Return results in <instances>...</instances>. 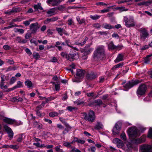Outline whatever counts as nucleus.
I'll use <instances>...</instances> for the list:
<instances>
[{
    "label": "nucleus",
    "instance_id": "0eeeda50",
    "mask_svg": "<svg viewBox=\"0 0 152 152\" xmlns=\"http://www.w3.org/2000/svg\"><path fill=\"white\" fill-rule=\"evenodd\" d=\"M140 37L141 39L145 40L149 36V34L147 30L145 28H141L140 30Z\"/></svg>",
    "mask_w": 152,
    "mask_h": 152
},
{
    "label": "nucleus",
    "instance_id": "4468645a",
    "mask_svg": "<svg viewBox=\"0 0 152 152\" xmlns=\"http://www.w3.org/2000/svg\"><path fill=\"white\" fill-rule=\"evenodd\" d=\"M3 115H0V119H3V121L7 124H12L13 123V122L15 121L14 119H11L6 117L4 118Z\"/></svg>",
    "mask_w": 152,
    "mask_h": 152
},
{
    "label": "nucleus",
    "instance_id": "79ce46f5",
    "mask_svg": "<svg viewBox=\"0 0 152 152\" xmlns=\"http://www.w3.org/2000/svg\"><path fill=\"white\" fill-rule=\"evenodd\" d=\"M72 143L73 142H66L64 143V145L66 147H68L70 148L71 147V144H72Z\"/></svg>",
    "mask_w": 152,
    "mask_h": 152
},
{
    "label": "nucleus",
    "instance_id": "1a4fd4ad",
    "mask_svg": "<svg viewBox=\"0 0 152 152\" xmlns=\"http://www.w3.org/2000/svg\"><path fill=\"white\" fill-rule=\"evenodd\" d=\"M121 129L120 123L119 122L117 123L112 130V134L114 135L118 134Z\"/></svg>",
    "mask_w": 152,
    "mask_h": 152
},
{
    "label": "nucleus",
    "instance_id": "c85d7f7f",
    "mask_svg": "<svg viewBox=\"0 0 152 152\" xmlns=\"http://www.w3.org/2000/svg\"><path fill=\"white\" fill-rule=\"evenodd\" d=\"M125 143L126 145L127 148L129 150L132 149L134 147L133 145L130 142H126Z\"/></svg>",
    "mask_w": 152,
    "mask_h": 152
},
{
    "label": "nucleus",
    "instance_id": "864d4df0",
    "mask_svg": "<svg viewBox=\"0 0 152 152\" xmlns=\"http://www.w3.org/2000/svg\"><path fill=\"white\" fill-rule=\"evenodd\" d=\"M110 7H108L106 9L102 10L101 12L102 13L107 12L110 11Z\"/></svg>",
    "mask_w": 152,
    "mask_h": 152
},
{
    "label": "nucleus",
    "instance_id": "7ed1b4c3",
    "mask_svg": "<svg viewBox=\"0 0 152 152\" xmlns=\"http://www.w3.org/2000/svg\"><path fill=\"white\" fill-rule=\"evenodd\" d=\"M124 21L125 25L127 27H130L134 26L135 22L133 17L132 16H126L124 18Z\"/></svg>",
    "mask_w": 152,
    "mask_h": 152
},
{
    "label": "nucleus",
    "instance_id": "423d86ee",
    "mask_svg": "<svg viewBox=\"0 0 152 152\" xmlns=\"http://www.w3.org/2000/svg\"><path fill=\"white\" fill-rule=\"evenodd\" d=\"M140 152H152V146L148 145H143L140 146Z\"/></svg>",
    "mask_w": 152,
    "mask_h": 152
},
{
    "label": "nucleus",
    "instance_id": "603ef678",
    "mask_svg": "<svg viewBox=\"0 0 152 152\" xmlns=\"http://www.w3.org/2000/svg\"><path fill=\"white\" fill-rule=\"evenodd\" d=\"M4 83H1L0 84V88L1 89H6L7 88V86L4 84Z\"/></svg>",
    "mask_w": 152,
    "mask_h": 152
},
{
    "label": "nucleus",
    "instance_id": "6e6d98bb",
    "mask_svg": "<svg viewBox=\"0 0 152 152\" xmlns=\"http://www.w3.org/2000/svg\"><path fill=\"white\" fill-rule=\"evenodd\" d=\"M33 55L35 58H38L39 57V54L37 53H34L33 54Z\"/></svg>",
    "mask_w": 152,
    "mask_h": 152
},
{
    "label": "nucleus",
    "instance_id": "72a5a7b5",
    "mask_svg": "<svg viewBox=\"0 0 152 152\" xmlns=\"http://www.w3.org/2000/svg\"><path fill=\"white\" fill-rule=\"evenodd\" d=\"M1 83H4V81L6 80H8L9 79L8 77L7 78L6 77L3 75H1Z\"/></svg>",
    "mask_w": 152,
    "mask_h": 152
},
{
    "label": "nucleus",
    "instance_id": "f03ea898",
    "mask_svg": "<svg viewBox=\"0 0 152 152\" xmlns=\"http://www.w3.org/2000/svg\"><path fill=\"white\" fill-rule=\"evenodd\" d=\"M83 116L86 120L91 122H94L95 119L94 113L91 110H90L87 114L86 113H83Z\"/></svg>",
    "mask_w": 152,
    "mask_h": 152
},
{
    "label": "nucleus",
    "instance_id": "39448f33",
    "mask_svg": "<svg viewBox=\"0 0 152 152\" xmlns=\"http://www.w3.org/2000/svg\"><path fill=\"white\" fill-rule=\"evenodd\" d=\"M127 133L129 137L132 138L136 137L138 135L137 130L134 126L130 128L127 131Z\"/></svg>",
    "mask_w": 152,
    "mask_h": 152
},
{
    "label": "nucleus",
    "instance_id": "9d476101",
    "mask_svg": "<svg viewBox=\"0 0 152 152\" xmlns=\"http://www.w3.org/2000/svg\"><path fill=\"white\" fill-rule=\"evenodd\" d=\"M140 82L138 80L127 83L124 86L125 88V91H127L129 89L133 87L134 85L139 83Z\"/></svg>",
    "mask_w": 152,
    "mask_h": 152
},
{
    "label": "nucleus",
    "instance_id": "a19ab883",
    "mask_svg": "<svg viewBox=\"0 0 152 152\" xmlns=\"http://www.w3.org/2000/svg\"><path fill=\"white\" fill-rule=\"evenodd\" d=\"M19 146L17 145H10V148L13 150H17L19 148Z\"/></svg>",
    "mask_w": 152,
    "mask_h": 152
},
{
    "label": "nucleus",
    "instance_id": "5fc2aeb1",
    "mask_svg": "<svg viewBox=\"0 0 152 152\" xmlns=\"http://www.w3.org/2000/svg\"><path fill=\"white\" fill-rule=\"evenodd\" d=\"M14 100L15 101L19 102L22 101L23 100V99L21 97H17L16 98H14Z\"/></svg>",
    "mask_w": 152,
    "mask_h": 152
},
{
    "label": "nucleus",
    "instance_id": "2f4dec72",
    "mask_svg": "<svg viewBox=\"0 0 152 152\" xmlns=\"http://www.w3.org/2000/svg\"><path fill=\"white\" fill-rule=\"evenodd\" d=\"M101 17L100 15H90V17L93 20H96L99 19Z\"/></svg>",
    "mask_w": 152,
    "mask_h": 152
},
{
    "label": "nucleus",
    "instance_id": "774afa93",
    "mask_svg": "<svg viewBox=\"0 0 152 152\" xmlns=\"http://www.w3.org/2000/svg\"><path fill=\"white\" fill-rule=\"evenodd\" d=\"M3 48L5 50H10L11 48L10 46L7 45H4Z\"/></svg>",
    "mask_w": 152,
    "mask_h": 152
},
{
    "label": "nucleus",
    "instance_id": "49530a36",
    "mask_svg": "<svg viewBox=\"0 0 152 152\" xmlns=\"http://www.w3.org/2000/svg\"><path fill=\"white\" fill-rule=\"evenodd\" d=\"M94 103H96V105H100L102 104V102L100 99H97L94 101Z\"/></svg>",
    "mask_w": 152,
    "mask_h": 152
},
{
    "label": "nucleus",
    "instance_id": "37998d69",
    "mask_svg": "<svg viewBox=\"0 0 152 152\" xmlns=\"http://www.w3.org/2000/svg\"><path fill=\"white\" fill-rule=\"evenodd\" d=\"M133 142L135 144H140L142 143L141 141L140 140V138H139L137 139H135L133 141Z\"/></svg>",
    "mask_w": 152,
    "mask_h": 152
},
{
    "label": "nucleus",
    "instance_id": "20e7f679",
    "mask_svg": "<svg viewBox=\"0 0 152 152\" xmlns=\"http://www.w3.org/2000/svg\"><path fill=\"white\" fill-rule=\"evenodd\" d=\"M85 72L80 69H78L77 70V72L75 76V78L73 79L74 82H79L80 81V79L83 78L84 74Z\"/></svg>",
    "mask_w": 152,
    "mask_h": 152
},
{
    "label": "nucleus",
    "instance_id": "f8f14e48",
    "mask_svg": "<svg viewBox=\"0 0 152 152\" xmlns=\"http://www.w3.org/2000/svg\"><path fill=\"white\" fill-rule=\"evenodd\" d=\"M4 129L8 134L9 137L10 139H12L13 136V132L11 129L7 125L4 126Z\"/></svg>",
    "mask_w": 152,
    "mask_h": 152
},
{
    "label": "nucleus",
    "instance_id": "2eb2a0df",
    "mask_svg": "<svg viewBox=\"0 0 152 152\" xmlns=\"http://www.w3.org/2000/svg\"><path fill=\"white\" fill-rule=\"evenodd\" d=\"M88 39V38L87 37H83L80 38L79 41L76 42L75 43L77 45H83L86 43Z\"/></svg>",
    "mask_w": 152,
    "mask_h": 152
},
{
    "label": "nucleus",
    "instance_id": "a18cd8bd",
    "mask_svg": "<svg viewBox=\"0 0 152 152\" xmlns=\"http://www.w3.org/2000/svg\"><path fill=\"white\" fill-rule=\"evenodd\" d=\"M72 61L74 59H78L79 58V56L77 54H73L72 55Z\"/></svg>",
    "mask_w": 152,
    "mask_h": 152
},
{
    "label": "nucleus",
    "instance_id": "052dcab7",
    "mask_svg": "<svg viewBox=\"0 0 152 152\" xmlns=\"http://www.w3.org/2000/svg\"><path fill=\"white\" fill-rule=\"evenodd\" d=\"M65 8L63 5H61L59 6L58 7L57 9L60 11L63 10Z\"/></svg>",
    "mask_w": 152,
    "mask_h": 152
},
{
    "label": "nucleus",
    "instance_id": "6ab92c4d",
    "mask_svg": "<svg viewBox=\"0 0 152 152\" xmlns=\"http://www.w3.org/2000/svg\"><path fill=\"white\" fill-rule=\"evenodd\" d=\"M23 87V82L19 81L17 82V85L12 88V90L16 88L22 87Z\"/></svg>",
    "mask_w": 152,
    "mask_h": 152
},
{
    "label": "nucleus",
    "instance_id": "aec40b11",
    "mask_svg": "<svg viewBox=\"0 0 152 152\" xmlns=\"http://www.w3.org/2000/svg\"><path fill=\"white\" fill-rule=\"evenodd\" d=\"M47 13L49 16L54 15L55 14V8H54L49 10L47 12Z\"/></svg>",
    "mask_w": 152,
    "mask_h": 152
},
{
    "label": "nucleus",
    "instance_id": "09e8293b",
    "mask_svg": "<svg viewBox=\"0 0 152 152\" xmlns=\"http://www.w3.org/2000/svg\"><path fill=\"white\" fill-rule=\"evenodd\" d=\"M23 139V135L20 134L18 136V137L17 140V141L18 142H21Z\"/></svg>",
    "mask_w": 152,
    "mask_h": 152
},
{
    "label": "nucleus",
    "instance_id": "f704fd0d",
    "mask_svg": "<svg viewBox=\"0 0 152 152\" xmlns=\"http://www.w3.org/2000/svg\"><path fill=\"white\" fill-rule=\"evenodd\" d=\"M18 26H17L16 24H14V25H12V24H10V25L9 26H7L6 27H5L4 28H1V30H4L6 29H8L13 27H17Z\"/></svg>",
    "mask_w": 152,
    "mask_h": 152
},
{
    "label": "nucleus",
    "instance_id": "338daca9",
    "mask_svg": "<svg viewBox=\"0 0 152 152\" xmlns=\"http://www.w3.org/2000/svg\"><path fill=\"white\" fill-rule=\"evenodd\" d=\"M30 42L31 43L34 44L36 46H37L38 45V43L34 39H32L31 40Z\"/></svg>",
    "mask_w": 152,
    "mask_h": 152
},
{
    "label": "nucleus",
    "instance_id": "c9c22d12",
    "mask_svg": "<svg viewBox=\"0 0 152 152\" xmlns=\"http://www.w3.org/2000/svg\"><path fill=\"white\" fill-rule=\"evenodd\" d=\"M123 63H120L119 64H117L114 66L112 68V70H114L116 69L117 68H119L120 67L122 66L123 65Z\"/></svg>",
    "mask_w": 152,
    "mask_h": 152
},
{
    "label": "nucleus",
    "instance_id": "58836bf2",
    "mask_svg": "<svg viewBox=\"0 0 152 152\" xmlns=\"http://www.w3.org/2000/svg\"><path fill=\"white\" fill-rule=\"evenodd\" d=\"M16 80V78L14 77H12L10 80V85L14 83Z\"/></svg>",
    "mask_w": 152,
    "mask_h": 152
},
{
    "label": "nucleus",
    "instance_id": "c756f323",
    "mask_svg": "<svg viewBox=\"0 0 152 152\" xmlns=\"http://www.w3.org/2000/svg\"><path fill=\"white\" fill-rule=\"evenodd\" d=\"M109 49H116V46H115L112 42H111L108 45Z\"/></svg>",
    "mask_w": 152,
    "mask_h": 152
},
{
    "label": "nucleus",
    "instance_id": "a211bd4d",
    "mask_svg": "<svg viewBox=\"0 0 152 152\" xmlns=\"http://www.w3.org/2000/svg\"><path fill=\"white\" fill-rule=\"evenodd\" d=\"M124 56V55L122 53L118 54L116 59L114 60L115 63H117L120 61H123Z\"/></svg>",
    "mask_w": 152,
    "mask_h": 152
},
{
    "label": "nucleus",
    "instance_id": "b1692460",
    "mask_svg": "<svg viewBox=\"0 0 152 152\" xmlns=\"http://www.w3.org/2000/svg\"><path fill=\"white\" fill-rule=\"evenodd\" d=\"M103 127V125L100 122H98L96 125L95 129H102Z\"/></svg>",
    "mask_w": 152,
    "mask_h": 152
},
{
    "label": "nucleus",
    "instance_id": "69168bd1",
    "mask_svg": "<svg viewBox=\"0 0 152 152\" xmlns=\"http://www.w3.org/2000/svg\"><path fill=\"white\" fill-rule=\"evenodd\" d=\"M129 0H121V1H117V3L118 4H122L124 2H127L128 1H129Z\"/></svg>",
    "mask_w": 152,
    "mask_h": 152
},
{
    "label": "nucleus",
    "instance_id": "5701e85b",
    "mask_svg": "<svg viewBox=\"0 0 152 152\" xmlns=\"http://www.w3.org/2000/svg\"><path fill=\"white\" fill-rule=\"evenodd\" d=\"M121 138L124 141V143L127 140V137L126 134L124 132H122L120 135Z\"/></svg>",
    "mask_w": 152,
    "mask_h": 152
},
{
    "label": "nucleus",
    "instance_id": "9b49d317",
    "mask_svg": "<svg viewBox=\"0 0 152 152\" xmlns=\"http://www.w3.org/2000/svg\"><path fill=\"white\" fill-rule=\"evenodd\" d=\"M113 142L119 148H121L124 145L123 142L121 140L118 138L114 139L113 140Z\"/></svg>",
    "mask_w": 152,
    "mask_h": 152
},
{
    "label": "nucleus",
    "instance_id": "4be33fe9",
    "mask_svg": "<svg viewBox=\"0 0 152 152\" xmlns=\"http://www.w3.org/2000/svg\"><path fill=\"white\" fill-rule=\"evenodd\" d=\"M102 26L103 28L108 29H110L114 28L113 26H111L110 24L107 23H104L103 25Z\"/></svg>",
    "mask_w": 152,
    "mask_h": 152
},
{
    "label": "nucleus",
    "instance_id": "3c124183",
    "mask_svg": "<svg viewBox=\"0 0 152 152\" xmlns=\"http://www.w3.org/2000/svg\"><path fill=\"white\" fill-rule=\"evenodd\" d=\"M15 121L13 122V124L16 125L18 126L20 124H22V122L20 121H17L15 120Z\"/></svg>",
    "mask_w": 152,
    "mask_h": 152
},
{
    "label": "nucleus",
    "instance_id": "ea45409f",
    "mask_svg": "<svg viewBox=\"0 0 152 152\" xmlns=\"http://www.w3.org/2000/svg\"><path fill=\"white\" fill-rule=\"evenodd\" d=\"M59 120L61 122L64 124L66 126H68V124L66 122L65 120L62 118H60Z\"/></svg>",
    "mask_w": 152,
    "mask_h": 152
},
{
    "label": "nucleus",
    "instance_id": "f257e3e1",
    "mask_svg": "<svg viewBox=\"0 0 152 152\" xmlns=\"http://www.w3.org/2000/svg\"><path fill=\"white\" fill-rule=\"evenodd\" d=\"M104 56V47L103 46H100L98 47L94 51L93 58H103Z\"/></svg>",
    "mask_w": 152,
    "mask_h": 152
},
{
    "label": "nucleus",
    "instance_id": "a878e982",
    "mask_svg": "<svg viewBox=\"0 0 152 152\" xmlns=\"http://www.w3.org/2000/svg\"><path fill=\"white\" fill-rule=\"evenodd\" d=\"M76 20L79 24H81L85 23V19L84 18L80 19L79 16L76 17Z\"/></svg>",
    "mask_w": 152,
    "mask_h": 152
},
{
    "label": "nucleus",
    "instance_id": "e433bc0d",
    "mask_svg": "<svg viewBox=\"0 0 152 152\" xmlns=\"http://www.w3.org/2000/svg\"><path fill=\"white\" fill-rule=\"evenodd\" d=\"M117 9L119 10L121 12L123 11H126L128 10V9L124 7H117Z\"/></svg>",
    "mask_w": 152,
    "mask_h": 152
},
{
    "label": "nucleus",
    "instance_id": "680f3d73",
    "mask_svg": "<svg viewBox=\"0 0 152 152\" xmlns=\"http://www.w3.org/2000/svg\"><path fill=\"white\" fill-rule=\"evenodd\" d=\"M75 108V107L71 106H68L66 107L67 110L70 111H72L73 110H74Z\"/></svg>",
    "mask_w": 152,
    "mask_h": 152
},
{
    "label": "nucleus",
    "instance_id": "bb28decb",
    "mask_svg": "<svg viewBox=\"0 0 152 152\" xmlns=\"http://www.w3.org/2000/svg\"><path fill=\"white\" fill-rule=\"evenodd\" d=\"M152 59V54L148 55L145 58V63H148Z\"/></svg>",
    "mask_w": 152,
    "mask_h": 152
},
{
    "label": "nucleus",
    "instance_id": "c03bdc74",
    "mask_svg": "<svg viewBox=\"0 0 152 152\" xmlns=\"http://www.w3.org/2000/svg\"><path fill=\"white\" fill-rule=\"evenodd\" d=\"M70 67L72 68V69H68L67 70L70 72H71L73 74V71L72 69H75V65L74 64H72L70 66Z\"/></svg>",
    "mask_w": 152,
    "mask_h": 152
},
{
    "label": "nucleus",
    "instance_id": "dca6fc26",
    "mask_svg": "<svg viewBox=\"0 0 152 152\" xmlns=\"http://www.w3.org/2000/svg\"><path fill=\"white\" fill-rule=\"evenodd\" d=\"M30 29L33 32H35L38 28V23H36L31 24L30 26Z\"/></svg>",
    "mask_w": 152,
    "mask_h": 152
},
{
    "label": "nucleus",
    "instance_id": "7c9ffc66",
    "mask_svg": "<svg viewBox=\"0 0 152 152\" xmlns=\"http://www.w3.org/2000/svg\"><path fill=\"white\" fill-rule=\"evenodd\" d=\"M14 31L15 32H19L21 34H23L24 32V30L23 29L17 28L14 29Z\"/></svg>",
    "mask_w": 152,
    "mask_h": 152
},
{
    "label": "nucleus",
    "instance_id": "473e14b6",
    "mask_svg": "<svg viewBox=\"0 0 152 152\" xmlns=\"http://www.w3.org/2000/svg\"><path fill=\"white\" fill-rule=\"evenodd\" d=\"M147 137L150 139H152V127L149 129Z\"/></svg>",
    "mask_w": 152,
    "mask_h": 152
},
{
    "label": "nucleus",
    "instance_id": "e2e57ef3",
    "mask_svg": "<svg viewBox=\"0 0 152 152\" xmlns=\"http://www.w3.org/2000/svg\"><path fill=\"white\" fill-rule=\"evenodd\" d=\"M72 54H69L67 55V56H66V58L70 61H72Z\"/></svg>",
    "mask_w": 152,
    "mask_h": 152
},
{
    "label": "nucleus",
    "instance_id": "8fccbe9b",
    "mask_svg": "<svg viewBox=\"0 0 152 152\" xmlns=\"http://www.w3.org/2000/svg\"><path fill=\"white\" fill-rule=\"evenodd\" d=\"M146 136L145 135H142L140 137L142 143H143L146 140Z\"/></svg>",
    "mask_w": 152,
    "mask_h": 152
},
{
    "label": "nucleus",
    "instance_id": "4c0bfd02",
    "mask_svg": "<svg viewBox=\"0 0 152 152\" xmlns=\"http://www.w3.org/2000/svg\"><path fill=\"white\" fill-rule=\"evenodd\" d=\"M58 113L56 112H54L50 113L49 114V115L52 117H53L57 116L58 115Z\"/></svg>",
    "mask_w": 152,
    "mask_h": 152
},
{
    "label": "nucleus",
    "instance_id": "de8ad7c7",
    "mask_svg": "<svg viewBox=\"0 0 152 152\" xmlns=\"http://www.w3.org/2000/svg\"><path fill=\"white\" fill-rule=\"evenodd\" d=\"M45 103L44 102H43L41 104L38 106L37 108V109L38 110H39L41 109L42 108H43L45 105Z\"/></svg>",
    "mask_w": 152,
    "mask_h": 152
},
{
    "label": "nucleus",
    "instance_id": "bf43d9fd",
    "mask_svg": "<svg viewBox=\"0 0 152 152\" xmlns=\"http://www.w3.org/2000/svg\"><path fill=\"white\" fill-rule=\"evenodd\" d=\"M22 20V18H20V17H19L16 19H13V22H19L21 21Z\"/></svg>",
    "mask_w": 152,
    "mask_h": 152
},
{
    "label": "nucleus",
    "instance_id": "412c9836",
    "mask_svg": "<svg viewBox=\"0 0 152 152\" xmlns=\"http://www.w3.org/2000/svg\"><path fill=\"white\" fill-rule=\"evenodd\" d=\"M93 49L91 48H88L84 52L83 55V56H86L90 54L93 50Z\"/></svg>",
    "mask_w": 152,
    "mask_h": 152
},
{
    "label": "nucleus",
    "instance_id": "ddd939ff",
    "mask_svg": "<svg viewBox=\"0 0 152 152\" xmlns=\"http://www.w3.org/2000/svg\"><path fill=\"white\" fill-rule=\"evenodd\" d=\"M61 2V0H47V3L50 6H55L60 4Z\"/></svg>",
    "mask_w": 152,
    "mask_h": 152
},
{
    "label": "nucleus",
    "instance_id": "0e129e2a",
    "mask_svg": "<svg viewBox=\"0 0 152 152\" xmlns=\"http://www.w3.org/2000/svg\"><path fill=\"white\" fill-rule=\"evenodd\" d=\"M112 36L113 37L118 39L119 38V36L117 34L114 33L112 35Z\"/></svg>",
    "mask_w": 152,
    "mask_h": 152
},
{
    "label": "nucleus",
    "instance_id": "6e6552de",
    "mask_svg": "<svg viewBox=\"0 0 152 152\" xmlns=\"http://www.w3.org/2000/svg\"><path fill=\"white\" fill-rule=\"evenodd\" d=\"M146 89L147 87L146 85L145 84L140 85L137 90V94L138 95H142L144 94Z\"/></svg>",
    "mask_w": 152,
    "mask_h": 152
},
{
    "label": "nucleus",
    "instance_id": "393cba45",
    "mask_svg": "<svg viewBox=\"0 0 152 152\" xmlns=\"http://www.w3.org/2000/svg\"><path fill=\"white\" fill-rule=\"evenodd\" d=\"M34 7L36 11L38 9L41 10H43V8L41 6V4L40 3H38L37 4L35 5Z\"/></svg>",
    "mask_w": 152,
    "mask_h": 152
},
{
    "label": "nucleus",
    "instance_id": "f3484780",
    "mask_svg": "<svg viewBox=\"0 0 152 152\" xmlns=\"http://www.w3.org/2000/svg\"><path fill=\"white\" fill-rule=\"evenodd\" d=\"M20 9L19 8H13L11 10H9L5 12L6 14H8V15L12 14L15 12H17L20 11Z\"/></svg>",
    "mask_w": 152,
    "mask_h": 152
},
{
    "label": "nucleus",
    "instance_id": "4d7b16f0",
    "mask_svg": "<svg viewBox=\"0 0 152 152\" xmlns=\"http://www.w3.org/2000/svg\"><path fill=\"white\" fill-rule=\"evenodd\" d=\"M52 22L51 18H48L44 21V23L46 24H48L49 23Z\"/></svg>",
    "mask_w": 152,
    "mask_h": 152
},
{
    "label": "nucleus",
    "instance_id": "13d9d810",
    "mask_svg": "<svg viewBox=\"0 0 152 152\" xmlns=\"http://www.w3.org/2000/svg\"><path fill=\"white\" fill-rule=\"evenodd\" d=\"M56 30L58 31V32L61 35H62V32L63 31V29L61 28H57Z\"/></svg>",
    "mask_w": 152,
    "mask_h": 152
},
{
    "label": "nucleus",
    "instance_id": "cd10ccee",
    "mask_svg": "<svg viewBox=\"0 0 152 152\" xmlns=\"http://www.w3.org/2000/svg\"><path fill=\"white\" fill-rule=\"evenodd\" d=\"M25 83L28 88H30L32 86V84L31 81L28 80H27L25 82Z\"/></svg>",
    "mask_w": 152,
    "mask_h": 152
}]
</instances>
